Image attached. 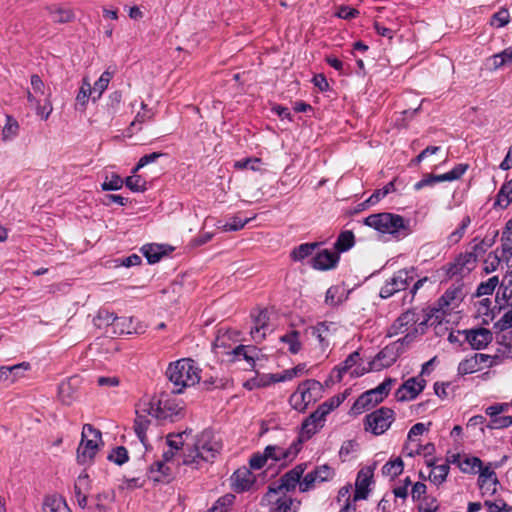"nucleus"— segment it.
<instances>
[{
    "label": "nucleus",
    "instance_id": "51",
    "mask_svg": "<svg viewBox=\"0 0 512 512\" xmlns=\"http://www.w3.org/2000/svg\"><path fill=\"white\" fill-rule=\"evenodd\" d=\"M95 96L92 87L90 85V82L85 78L82 81V85L78 91V94L76 96V102L77 104L81 105L82 107H85L88 103L89 97Z\"/></svg>",
    "mask_w": 512,
    "mask_h": 512
},
{
    "label": "nucleus",
    "instance_id": "13",
    "mask_svg": "<svg viewBox=\"0 0 512 512\" xmlns=\"http://www.w3.org/2000/svg\"><path fill=\"white\" fill-rule=\"evenodd\" d=\"M414 269H401L396 271L390 278H388L380 289L381 298H389L395 293L404 291L414 281Z\"/></svg>",
    "mask_w": 512,
    "mask_h": 512
},
{
    "label": "nucleus",
    "instance_id": "10",
    "mask_svg": "<svg viewBox=\"0 0 512 512\" xmlns=\"http://www.w3.org/2000/svg\"><path fill=\"white\" fill-rule=\"evenodd\" d=\"M102 442L101 432L90 424L82 429V439L77 449V460L80 464L89 463L96 455Z\"/></svg>",
    "mask_w": 512,
    "mask_h": 512
},
{
    "label": "nucleus",
    "instance_id": "44",
    "mask_svg": "<svg viewBox=\"0 0 512 512\" xmlns=\"http://www.w3.org/2000/svg\"><path fill=\"white\" fill-rule=\"evenodd\" d=\"M484 505L488 512H512V507L509 506L503 499L494 497L486 498Z\"/></svg>",
    "mask_w": 512,
    "mask_h": 512
},
{
    "label": "nucleus",
    "instance_id": "55",
    "mask_svg": "<svg viewBox=\"0 0 512 512\" xmlns=\"http://www.w3.org/2000/svg\"><path fill=\"white\" fill-rule=\"evenodd\" d=\"M402 471L403 462L400 458L387 462L382 468V473L389 477H396L400 475Z\"/></svg>",
    "mask_w": 512,
    "mask_h": 512
},
{
    "label": "nucleus",
    "instance_id": "23",
    "mask_svg": "<svg viewBox=\"0 0 512 512\" xmlns=\"http://www.w3.org/2000/svg\"><path fill=\"white\" fill-rule=\"evenodd\" d=\"M305 469V464H299L295 466L292 470H290L280 478L279 483H274L270 485L269 488L279 490L284 493L295 489L296 485L298 483L300 484V479Z\"/></svg>",
    "mask_w": 512,
    "mask_h": 512
},
{
    "label": "nucleus",
    "instance_id": "22",
    "mask_svg": "<svg viewBox=\"0 0 512 512\" xmlns=\"http://www.w3.org/2000/svg\"><path fill=\"white\" fill-rule=\"evenodd\" d=\"M425 380L420 377H412L406 380L396 391L398 401L415 399L424 389Z\"/></svg>",
    "mask_w": 512,
    "mask_h": 512
},
{
    "label": "nucleus",
    "instance_id": "25",
    "mask_svg": "<svg viewBox=\"0 0 512 512\" xmlns=\"http://www.w3.org/2000/svg\"><path fill=\"white\" fill-rule=\"evenodd\" d=\"M299 449L298 444H291L289 447H281L278 445H268L265 448L266 456L274 462L287 463L291 462L297 455Z\"/></svg>",
    "mask_w": 512,
    "mask_h": 512
},
{
    "label": "nucleus",
    "instance_id": "47",
    "mask_svg": "<svg viewBox=\"0 0 512 512\" xmlns=\"http://www.w3.org/2000/svg\"><path fill=\"white\" fill-rule=\"evenodd\" d=\"M235 496L233 494H225L215 501L207 512H226L234 503Z\"/></svg>",
    "mask_w": 512,
    "mask_h": 512
},
{
    "label": "nucleus",
    "instance_id": "56",
    "mask_svg": "<svg viewBox=\"0 0 512 512\" xmlns=\"http://www.w3.org/2000/svg\"><path fill=\"white\" fill-rule=\"evenodd\" d=\"M512 426V416H490L487 428L490 430L504 429Z\"/></svg>",
    "mask_w": 512,
    "mask_h": 512
},
{
    "label": "nucleus",
    "instance_id": "24",
    "mask_svg": "<svg viewBox=\"0 0 512 512\" xmlns=\"http://www.w3.org/2000/svg\"><path fill=\"white\" fill-rule=\"evenodd\" d=\"M493 339L492 332L487 328L464 330V340L476 350L485 348Z\"/></svg>",
    "mask_w": 512,
    "mask_h": 512
},
{
    "label": "nucleus",
    "instance_id": "62",
    "mask_svg": "<svg viewBox=\"0 0 512 512\" xmlns=\"http://www.w3.org/2000/svg\"><path fill=\"white\" fill-rule=\"evenodd\" d=\"M251 220V218L241 219L239 217H233L230 221L226 222L221 229L225 232L228 231H238Z\"/></svg>",
    "mask_w": 512,
    "mask_h": 512
},
{
    "label": "nucleus",
    "instance_id": "12",
    "mask_svg": "<svg viewBox=\"0 0 512 512\" xmlns=\"http://www.w3.org/2000/svg\"><path fill=\"white\" fill-rule=\"evenodd\" d=\"M262 504L268 507V512H297L300 502L293 500L284 492L268 488L262 498Z\"/></svg>",
    "mask_w": 512,
    "mask_h": 512
},
{
    "label": "nucleus",
    "instance_id": "31",
    "mask_svg": "<svg viewBox=\"0 0 512 512\" xmlns=\"http://www.w3.org/2000/svg\"><path fill=\"white\" fill-rule=\"evenodd\" d=\"M46 10L48 11L52 21L55 23H68L75 17L72 9L62 5H50Z\"/></svg>",
    "mask_w": 512,
    "mask_h": 512
},
{
    "label": "nucleus",
    "instance_id": "26",
    "mask_svg": "<svg viewBox=\"0 0 512 512\" xmlns=\"http://www.w3.org/2000/svg\"><path fill=\"white\" fill-rule=\"evenodd\" d=\"M255 480L254 474L247 467L237 469L231 477L232 487L238 493L252 489Z\"/></svg>",
    "mask_w": 512,
    "mask_h": 512
},
{
    "label": "nucleus",
    "instance_id": "9",
    "mask_svg": "<svg viewBox=\"0 0 512 512\" xmlns=\"http://www.w3.org/2000/svg\"><path fill=\"white\" fill-rule=\"evenodd\" d=\"M320 382L310 379L299 384L297 390L290 396L289 402L297 411H304L309 404L314 403L321 396Z\"/></svg>",
    "mask_w": 512,
    "mask_h": 512
},
{
    "label": "nucleus",
    "instance_id": "33",
    "mask_svg": "<svg viewBox=\"0 0 512 512\" xmlns=\"http://www.w3.org/2000/svg\"><path fill=\"white\" fill-rule=\"evenodd\" d=\"M43 512H71L64 498L58 495L47 496L43 503Z\"/></svg>",
    "mask_w": 512,
    "mask_h": 512
},
{
    "label": "nucleus",
    "instance_id": "49",
    "mask_svg": "<svg viewBox=\"0 0 512 512\" xmlns=\"http://www.w3.org/2000/svg\"><path fill=\"white\" fill-rule=\"evenodd\" d=\"M317 246H318L317 243L301 244L292 251L291 257L295 261H301V260L305 259L306 257L310 256L314 252V250Z\"/></svg>",
    "mask_w": 512,
    "mask_h": 512
},
{
    "label": "nucleus",
    "instance_id": "34",
    "mask_svg": "<svg viewBox=\"0 0 512 512\" xmlns=\"http://www.w3.org/2000/svg\"><path fill=\"white\" fill-rule=\"evenodd\" d=\"M500 358L512 359V331L504 332L498 341L497 354Z\"/></svg>",
    "mask_w": 512,
    "mask_h": 512
},
{
    "label": "nucleus",
    "instance_id": "4",
    "mask_svg": "<svg viewBox=\"0 0 512 512\" xmlns=\"http://www.w3.org/2000/svg\"><path fill=\"white\" fill-rule=\"evenodd\" d=\"M433 315H430L427 319H420V316L415 311H406L401 314L390 326L388 330V336L393 337L400 334L404 336L398 339V342H402L404 346L410 345L418 335H422L425 331L427 322L433 324Z\"/></svg>",
    "mask_w": 512,
    "mask_h": 512
},
{
    "label": "nucleus",
    "instance_id": "32",
    "mask_svg": "<svg viewBox=\"0 0 512 512\" xmlns=\"http://www.w3.org/2000/svg\"><path fill=\"white\" fill-rule=\"evenodd\" d=\"M142 326L134 323L133 317H117L112 332L115 334H133L140 333Z\"/></svg>",
    "mask_w": 512,
    "mask_h": 512
},
{
    "label": "nucleus",
    "instance_id": "11",
    "mask_svg": "<svg viewBox=\"0 0 512 512\" xmlns=\"http://www.w3.org/2000/svg\"><path fill=\"white\" fill-rule=\"evenodd\" d=\"M393 382L394 380L390 378L386 379L376 388L362 393L354 402L351 408L352 413L356 415L361 414L381 402L388 395Z\"/></svg>",
    "mask_w": 512,
    "mask_h": 512
},
{
    "label": "nucleus",
    "instance_id": "27",
    "mask_svg": "<svg viewBox=\"0 0 512 512\" xmlns=\"http://www.w3.org/2000/svg\"><path fill=\"white\" fill-rule=\"evenodd\" d=\"M373 477V471L371 468L366 467L358 472L356 483L354 501L366 499L369 493V486Z\"/></svg>",
    "mask_w": 512,
    "mask_h": 512
},
{
    "label": "nucleus",
    "instance_id": "42",
    "mask_svg": "<svg viewBox=\"0 0 512 512\" xmlns=\"http://www.w3.org/2000/svg\"><path fill=\"white\" fill-rule=\"evenodd\" d=\"M490 65L493 69H498L512 63V47H508L500 53L493 55L490 59Z\"/></svg>",
    "mask_w": 512,
    "mask_h": 512
},
{
    "label": "nucleus",
    "instance_id": "64",
    "mask_svg": "<svg viewBox=\"0 0 512 512\" xmlns=\"http://www.w3.org/2000/svg\"><path fill=\"white\" fill-rule=\"evenodd\" d=\"M501 264V258L498 252L490 253L484 262V271L489 274L494 272Z\"/></svg>",
    "mask_w": 512,
    "mask_h": 512
},
{
    "label": "nucleus",
    "instance_id": "37",
    "mask_svg": "<svg viewBox=\"0 0 512 512\" xmlns=\"http://www.w3.org/2000/svg\"><path fill=\"white\" fill-rule=\"evenodd\" d=\"M170 467L163 462H156L153 464L147 474V477L154 482H163L170 476Z\"/></svg>",
    "mask_w": 512,
    "mask_h": 512
},
{
    "label": "nucleus",
    "instance_id": "43",
    "mask_svg": "<svg viewBox=\"0 0 512 512\" xmlns=\"http://www.w3.org/2000/svg\"><path fill=\"white\" fill-rule=\"evenodd\" d=\"M307 371H308L307 365L305 363H300L291 369H287V370L283 371L280 374V377H274V378H272V380L283 381V382L289 381L295 377L304 375L305 373H307Z\"/></svg>",
    "mask_w": 512,
    "mask_h": 512
},
{
    "label": "nucleus",
    "instance_id": "46",
    "mask_svg": "<svg viewBox=\"0 0 512 512\" xmlns=\"http://www.w3.org/2000/svg\"><path fill=\"white\" fill-rule=\"evenodd\" d=\"M471 223L470 216L466 215L463 217L459 227L451 232L448 236V243L451 245L457 244L464 236L466 229Z\"/></svg>",
    "mask_w": 512,
    "mask_h": 512
},
{
    "label": "nucleus",
    "instance_id": "3",
    "mask_svg": "<svg viewBox=\"0 0 512 512\" xmlns=\"http://www.w3.org/2000/svg\"><path fill=\"white\" fill-rule=\"evenodd\" d=\"M364 224L397 240L407 237L413 231L409 219L389 212L371 214L364 219Z\"/></svg>",
    "mask_w": 512,
    "mask_h": 512
},
{
    "label": "nucleus",
    "instance_id": "45",
    "mask_svg": "<svg viewBox=\"0 0 512 512\" xmlns=\"http://www.w3.org/2000/svg\"><path fill=\"white\" fill-rule=\"evenodd\" d=\"M146 184L147 182L142 176L133 172L125 179L126 187L132 192H144L147 189Z\"/></svg>",
    "mask_w": 512,
    "mask_h": 512
},
{
    "label": "nucleus",
    "instance_id": "58",
    "mask_svg": "<svg viewBox=\"0 0 512 512\" xmlns=\"http://www.w3.org/2000/svg\"><path fill=\"white\" fill-rule=\"evenodd\" d=\"M142 251L150 264L158 262L162 255L161 247L159 245H146L142 248Z\"/></svg>",
    "mask_w": 512,
    "mask_h": 512
},
{
    "label": "nucleus",
    "instance_id": "21",
    "mask_svg": "<svg viewBox=\"0 0 512 512\" xmlns=\"http://www.w3.org/2000/svg\"><path fill=\"white\" fill-rule=\"evenodd\" d=\"M338 329L339 326L335 322H320L311 328V334L318 341V346L322 352L328 349L331 339Z\"/></svg>",
    "mask_w": 512,
    "mask_h": 512
},
{
    "label": "nucleus",
    "instance_id": "16",
    "mask_svg": "<svg viewBox=\"0 0 512 512\" xmlns=\"http://www.w3.org/2000/svg\"><path fill=\"white\" fill-rule=\"evenodd\" d=\"M394 421V411L387 407H381L368 414L365 418V430L374 435L386 432Z\"/></svg>",
    "mask_w": 512,
    "mask_h": 512
},
{
    "label": "nucleus",
    "instance_id": "59",
    "mask_svg": "<svg viewBox=\"0 0 512 512\" xmlns=\"http://www.w3.org/2000/svg\"><path fill=\"white\" fill-rule=\"evenodd\" d=\"M482 461L478 457H466L460 463V469L465 473H476L477 468H481Z\"/></svg>",
    "mask_w": 512,
    "mask_h": 512
},
{
    "label": "nucleus",
    "instance_id": "29",
    "mask_svg": "<svg viewBox=\"0 0 512 512\" xmlns=\"http://www.w3.org/2000/svg\"><path fill=\"white\" fill-rule=\"evenodd\" d=\"M339 260V256L327 249L317 253L312 260L313 268L317 270H328L333 268Z\"/></svg>",
    "mask_w": 512,
    "mask_h": 512
},
{
    "label": "nucleus",
    "instance_id": "54",
    "mask_svg": "<svg viewBox=\"0 0 512 512\" xmlns=\"http://www.w3.org/2000/svg\"><path fill=\"white\" fill-rule=\"evenodd\" d=\"M124 183L125 181H123L119 175L112 173L110 176H106L104 182L101 184V188L103 191L119 190L123 187Z\"/></svg>",
    "mask_w": 512,
    "mask_h": 512
},
{
    "label": "nucleus",
    "instance_id": "19",
    "mask_svg": "<svg viewBox=\"0 0 512 512\" xmlns=\"http://www.w3.org/2000/svg\"><path fill=\"white\" fill-rule=\"evenodd\" d=\"M476 254H460L447 268V275L450 277L464 278L476 268Z\"/></svg>",
    "mask_w": 512,
    "mask_h": 512
},
{
    "label": "nucleus",
    "instance_id": "6",
    "mask_svg": "<svg viewBox=\"0 0 512 512\" xmlns=\"http://www.w3.org/2000/svg\"><path fill=\"white\" fill-rule=\"evenodd\" d=\"M30 83L31 89L26 93L27 101L38 117L47 120L53 111L51 90L38 75H32Z\"/></svg>",
    "mask_w": 512,
    "mask_h": 512
},
{
    "label": "nucleus",
    "instance_id": "39",
    "mask_svg": "<svg viewBox=\"0 0 512 512\" xmlns=\"http://www.w3.org/2000/svg\"><path fill=\"white\" fill-rule=\"evenodd\" d=\"M512 202V179L506 183H504L495 200L494 206H498L502 209L507 208L508 205Z\"/></svg>",
    "mask_w": 512,
    "mask_h": 512
},
{
    "label": "nucleus",
    "instance_id": "35",
    "mask_svg": "<svg viewBox=\"0 0 512 512\" xmlns=\"http://www.w3.org/2000/svg\"><path fill=\"white\" fill-rule=\"evenodd\" d=\"M20 130L19 122L11 115H6V122L2 128L1 138L4 142L14 140Z\"/></svg>",
    "mask_w": 512,
    "mask_h": 512
},
{
    "label": "nucleus",
    "instance_id": "40",
    "mask_svg": "<svg viewBox=\"0 0 512 512\" xmlns=\"http://www.w3.org/2000/svg\"><path fill=\"white\" fill-rule=\"evenodd\" d=\"M345 299V290L340 286H332L326 292L325 302L330 306L339 305L344 302Z\"/></svg>",
    "mask_w": 512,
    "mask_h": 512
},
{
    "label": "nucleus",
    "instance_id": "20",
    "mask_svg": "<svg viewBox=\"0 0 512 512\" xmlns=\"http://www.w3.org/2000/svg\"><path fill=\"white\" fill-rule=\"evenodd\" d=\"M251 317L253 325L250 329V335L256 343H259L272 331L269 311L267 309L257 310L252 312Z\"/></svg>",
    "mask_w": 512,
    "mask_h": 512
},
{
    "label": "nucleus",
    "instance_id": "8",
    "mask_svg": "<svg viewBox=\"0 0 512 512\" xmlns=\"http://www.w3.org/2000/svg\"><path fill=\"white\" fill-rule=\"evenodd\" d=\"M464 297L465 291L462 284L457 283L449 287L433 308V318L438 320L439 323L442 322L447 314L455 311L460 306Z\"/></svg>",
    "mask_w": 512,
    "mask_h": 512
},
{
    "label": "nucleus",
    "instance_id": "53",
    "mask_svg": "<svg viewBox=\"0 0 512 512\" xmlns=\"http://www.w3.org/2000/svg\"><path fill=\"white\" fill-rule=\"evenodd\" d=\"M236 169H249L252 171H262V160L260 158H246L234 163Z\"/></svg>",
    "mask_w": 512,
    "mask_h": 512
},
{
    "label": "nucleus",
    "instance_id": "57",
    "mask_svg": "<svg viewBox=\"0 0 512 512\" xmlns=\"http://www.w3.org/2000/svg\"><path fill=\"white\" fill-rule=\"evenodd\" d=\"M479 488L481 490L482 496L487 498H493L497 491V486L499 484L498 479L495 480H481L478 482Z\"/></svg>",
    "mask_w": 512,
    "mask_h": 512
},
{
    "label": "nucleus",
    "instance_id": "52",
    "mask_svg": "<svg viewBox=\"0 0 512 512\" xmlns=\"http://www.w3.org/2000/svg\"><path fill=\"white\" fill-rule=\"evenodd\" d=\"M354 245V234L351 231L342 232L336 243L335 248L340 252L349 250Z\"/></svg>",
    "mask_w": 512,
    "mask_h": 512
},
{
    "label": "nucleus",
    "instance_id": "7",
    "mask_svg": "<svg viewBox=\"0 0 512 512\" xmlns=\"http://www.w3.org/2000/svg\"><path fill=\"white\" fill-rule=\"evenodd\" d=\"M152 406V418L173 421L182 411L181 402L169 393H161L155 397H144Z\"/></svg>",
    "mask_w": 512,
    "mask_h": 512
},
{
    "label": "nucleus",
    "instance_id": "14",
    "mask_svg": "<svg viewBox=\"0 0 512 512\" xmlns=\"http://www.w3.org/2000/svg\"><path fill=\"white\" fill-rule=\"evenodd\" d=\"M406 346L402 342L394 341L385 346L371 361L368 362L370 371H380L392 366L401 354L404 353Z\"/></svg>",
    "mask_w": 512,
    "mask_h": 512
},
{
    "label": "nucleus",
    "instance_id": "28",
    "mask_svg": "<svg viewBox=\"0 0 512 512\" xmlns=\"http://www.w3.org/2000/svg\"><path fill=\"white\" fill-rule=\"evenodd\" d=\"M187 438V432L170 434L167 436L166 442L169 446V449L167 451H164L163 453V458L165 462L171 461L180 449H183V452L185 451L186 445L188 444H185Z\"/></svg>",
    "mask_w": 512,
    "mask_h": 512
},
{
    "label": "nucleus",
    "instance_id": "50",
    "mask_svg": "<svg viewBox=\"0 0 512 512\" xmlns=\"http://www.w3.org/2000/svg\"><path fill=\"white\" fill-rule=\"evenodd\" d=\"M141 109L142 111H139L136 114L135 119L132 121L130 125L131 129L140 130L141 125L143 123L152 119L153 113L149 109H147L146 104H144L143 102L141 103Z\"/></svg>",
    "mask_w": 512,
    "mask_h": 512
},
{
    "label": "nucleus",
    "instance_id": "63",
    "mask_svg": "<svg viewBox=\"0 0 512 512\" xmlns=\"http://www.w3.org/2000/svg\"><path fill=\"white\" fill-rule=\"evenodd\" d=\"M394 191V184L393 182L388 183L386 186H384L382 189L376 190L367 200V202L371 205L376 204L381 199H383L386 195Z\"/></svg>",
    "mask_w": 512,
    "mask_h": 512
},
{
    "label": "nucleus",
    "instance_id": "18",
    "mask_svg": "<svg viewBox=\"0 0 512 512\" xmlns=\"http://www.w3.org/2000/svg\"><path fill=\"white\" fill-rule=\"evenodd\" d=\"M136 418L134 422L135 433L143 445H146L147 435L146 432L151 424L152 406L148 403L147 399H140L136 404Z\"/></svg>",
    "mask_w": 512,
    "mask_h": 512
},
{
    "label": "nucleus",
    "instance_id": "17",
    "mask_svg": "<svg viewBox=\"0 0 512 512\" xmlns=\"http://www.w3.org/2000/svg\"><path fill=\"white\" fill-rule=\"evenodd\" d=\"M497 356L475 353L463 359L458 365V374L461 376L478 372L484 368H490L499 364Z\"/></svg>",
    "mask_w": 512,
    "mask_h": 512
},
{
    "label": "nucleus",
    "instance_id": "2",
    "mask_svg": "<svg viewBox=\"0 0 512 512\" xmlns=\"http://www.w3.org/2000/svg\"><path fill=\"white\" fill-rule=\"evenodd\" d=\"M240 333L236 330H219L213 343L215 353L232 355L234 360L244 359L251 367L254 366L258 350L255 346L242 345Z\"/></svg>",
    "mask_w": 512,
    "mask_h": 512
},
{
    "label": "nucleus",
    "instance_id": "60",
    "mask_svg": "<svg viewBox=\"0 0 512 512\" xmlns=\"http://www.w3.org/2000/svg\"><path fill=\"white\" fill-rule=\"evenodd\" d=\"M499 283L498 277L493 276L489 278L487 281L482 282L478 288H477V295L483 296V295H490L493 293L495 288L497 287Z\"/></svg>",
    "mask_w": 512,
    "mask_h": 512
},
{
    "label": "nucleus",
    "instance_id": "1",
    "mask_svg": "<svg viewBox=\"0 0 512 512\" xmlns=\"http://www.w3.org/2000/svg\"><path fill=\"white\" fill-rule=\"evenodd\" d=\"M222 449L220 438L210 430L198 434L192 444H187L182 463L201 468L204 463L212 462Z\"/></svg>",
    "mask_w": 512,
    "mask_h": 512
},
{
    "label": "nucleus",
    "instance_id": "38",
    "mask_svg": "<svg viewBox=\"0 0 512 512\" xmlns=\"http://www.w3.org/2000/svg\"><path fill=\"white\" fill-rule=\"evenodd\" d=\"M428 466H431L432 469L429 474V480L435 484V485H441L447 478V475L449 473V465L448 464H441V465H434L431 462H428Z\"/></svg>",
    "mask_w": 512,
    "mask_h": 512
},
{
    "label": "nucleus",
    "instance_id": "15",
    "mask_svg": "<svg viewBox=\"0 0 512 512\" xmlns=\"http://www.w3.org/2000/svg\"><path fill=\"white\" fill-rule=\"evenodd\" d=\"M370 372L369 364L365 365L359 351L351 353L340 365L336 366L333 373L335 378L341 381L348 374L351 378H358Z\"/></svg>",
    "mask_w": 512,
    "mask_h": 512
},
{
    "label": "nucleus",
    "instance_id": "36",
    "mask_svg": "<svg viewBox=\"0 0 512 512\" xmlns=\"http://www.w3.org/2000/svg\"><path fill=\"white\" fill-rule=\"evenodd\" d=\"M280 341L288 346V351L291 354H298L302 349L300 332L297 330H290L280 337Z\"/></svg>",
    "mask_w": 512,
    "mask_h": 512
},
{
    "label": "nucleus",
    "instance_id": "30",
    "mask_svg": "<svg viewBox=\"0 0 512 512\" xmlns=\"http://www.w3.org/2000/svg\"><path fill=\"white\" fill-rule=\"evenodd\" d=\"M29 369L30 364L28 362H22L13 366H2L0 368V379L14 382Z\"/></svg>",
    "mask_w": 512,
    "mask_h": 512
},
{
    "label": "nucleus",
    "instance_id": "5",
    "mask_svg": "<svg viewBox=\"0 0 512 512\" xmlns=\"http://www.w3.org/2000/svg\"><path fill=\"white\" fill-rule=\"evenodd\" d=\"M166 374L175 387V393H182L185 388L195 386L201 379V369L190 358L171 363Z\"/></svg>",
    "mask_w": 512,
    "mask_h": 512
},
{
    "label": "nucleus",
    "instance_id": "48",
    "mask_svg": "<svg viewBox=\"0 0 512 512\" xmlns=\"http://www.w3.org/2000/svg\"><path fill=\"white\" fill-rule=\"evenodd\" d=\"M116 319H117V316L114 313H112L108 310H100L94 319V323L98 328H103L104 326H110L112 329L115 324Z\"/></svg>",
    "mask_w": 512,
    "mask_h": 512
},
{
    "label": "nucleus",
    "instance_id": "41",
    "mask_svg": "<svg viewBox=\"0 0 512 512\" xmlns=\"http://www.w3.org/2000/svg\"><path fill=\"white\" fill-rule=\"evenodd\" d=\"M113 74L110 71H104L99 79L94 83L92 87V91L95 96H93V101H96L101 97L103 92L107 89Z\"/></svg>",
    "mask_w": 512,
    "mask_h": 512
},
{
    "label": "nucleus",
    "instance_id": "61",
    "mask_svg": "<svg viewBox=\"0 0 512 512\" xmlns=\"http://www.w3.org/2000/svg\"><path fill=\"white\" fill-rule=\"evenodd\" d=\"M322 427L309 417L303 422L301 437L308 439L318 432Z\"/></svg>",
    "mask_w": 512,
    "mask_h": 512
}]
</instances>
